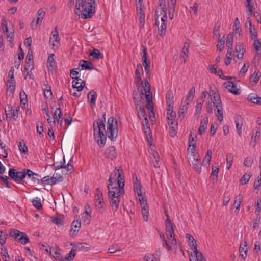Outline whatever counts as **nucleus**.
I'll return each instance as SVG.
<instances>
[{
	"label": "nucleus",
	"mask_w": 261,
	"mask_h": 261,
	"mask_svg": "<svg viewBox=\"0 0 261 261\" xmlns=\"http://www.w3.org/2000/svg\"><path fill=\"white\" fill-rule=\"evenodd\" d=\"M76 249L74 248V247H73L69 253L67 254L64 258H67L69 259V260L71 261L74 259V256L76 254Z\"/></svg>",
	"instance_id": "54"
},
{
	"label": "nucleus",
	"mask_w": 261,
	"mask_h": 261,
	"mask_svg": "<svg viewBox=\"0 0 261 261\" xmlns=\"http://www.w3.org/2000/svg\"><path fill=\"white\" fill-rule=\"evenodd\" d=\"M252 0H246L245 5L247 8V12L248 16H250L252 13V7L251 5Z\"/></svg>",
	"instance_id": "51"
},
{
	"label": "nucleus",
	"mask_w": 261,
	"mask_h": 261,
	"mask_svg": "<svg viewBox=\"0 0 261 261\" xmlns=\"http://www.w3.org/2000/svg\"><path fill=\"white\" fill-rule=\"evenodd\" d=\"M64 216L57 214L55 216L51 217V221L57 225H62L64 223Z\"/></svg>",
	"instance_id": "24"
},
{
	"label": "nucleus",
	"mask_w": 261,
	"mask_h": 261,
	"mask_svg": "<svg viewBox=\"0 0 261 261\" xmlns=\"http://www.w3.org/2000/svg\"><path fill=\"white\" fill-rule=\"evenodd\" d=\"M207 118H203L201 120L200 125L198 130V133L199 135H202L205 132L207 126Z\"/></svg>",
	"instance_id": "25"
},
{
	"label": "nucleus",
	"mask_w": 261,
	"mask_h": 261,
	"mask_svg": "<svg viewBox=\"0 0 261 261\" xmlns=\"http://www.w3.org/2000/svg\"><path fill=\"white\" fill-rule=\"evenodd\" d=\"M166 216L168 217V215L167 213H166ZM165 225H166V230L167 233V235L169 234L170 238L172 239L171 240V244L173 246L177 245L176 240L174 237V231L172 225V223L169 218L165 220Z\"/></svg>",
	"instance_id": "9"
},
{
	"label": "nucleus",
	"mask_w": 261,
	"mask_h": 261,
	"mask_svg": "<svg viewBox=\"0 0 261 261\" xmlns=\"http://www.w3.org/2000/svg\"><path fill=\"white\" fill-rule=\"evenodd\" d=\"M96 0H76L75 14L83 19L92 17L94 13V4Z\"/></svg>",
	"instance_id": "3"
},
{
	"label": "nucleus",
	"mask_w": 261,
	"mask_h": 261,
	"mask_svg": "<svg viewBox=\"0 0 261 261\" xmlns=\"http://www.w3.org/2000/svg\"><path fill=\"white\" fill-rule=\"evenodd\" d=\"M72 160L71 159L67 165H65V160L64 156L63 158V159L61 160L60 162L56 161L54 164L53 167L54 168L55 170L61 169V168H64L66 169V172L65 173V174H69L71 173L73 170L74 168L73 167V165H72Z\"/></svg>",
	"instance_id": "6"
},
{
	"label": "nucleus",
	"mask_w": 261,
	"mask_h": 261,
	"mask_svg": "<svg viewBox=\"0 0 261 261\" xmlns=\"http://www.w3.org/2000/svg\"><path fill=\"white\" fill-rule=\"evenodd\" d=\"M144 257L146 261H159L160 260L159 256H156L154 254H147Z\"/></svg>",
	"instance_id": "49"
},
{
	"label": "nucleus",
	"mask_w": 261,
	"mask_h": 261,
	"mask_svg": "<svg viewBox=\"0 0 261 261\" xmlns=\"http://www.w3.org/2000/svg\"><path fill=\"white\" fill-rule=\"evenodd\" d=\"M255 135H254V133L253 132L252 139L251 141V145H252L253 147H255L256 145V140L259 138L260 135V129L259 128H256L255 129Z\"/></svg>",
	"instance_id": "37"
},
{
	"label": "nucleus",
	"mask_w": 261,
	"mask_h": 261,
	"mask_svg": "<svg viewBox=\"0 0 261 261\" xmlns=\"http://www.w3.org/2000/svg\"><path fill=\"white\" fill-rule=\"evenodd\" d=\"M247 21L248 22L249 25V33L251 36V39H257V32H256V29L254 27L253 28L251 20L249 18H247Z\"/></svg>",
	"instance_id": "30"
},
{
	"label": "nucleus",
	"mask_w": 261,
	"mask_h": 261,
	"mask_svg": "<svg viewBox=\"0 0 261 261\" xmlns=\"http://www.w3.org/2000/svg\"><path fill=\"white\" fill-rule=\"evenodd\" d=\"M186 105V102H184V104L181 105L179 108L178 111V117L183 118L187 110L188 107Z\"/></svg>",
	"instance_id": "45"
},
{
	"label": "nucleus",
	"mask_w": 261,
	"mask_h": 261,
	"mask_svg": "<svg viewBox=\"0 0 261 261\" xmlns=\"http://www.w3.org/2000/svg\"><path fill=\"white\" fill-rule=\"evenodd\" d=\"M190 47V41L189 40L186 41L184 44V46L182 48L181 53L180 54V58L183 59L184 63H186L187 58L189 54Z\"/></svg>",
	"instance_id": "16"
},
{
	"label": "nucleus",
	"mask_w": 261,
	"mask_h": 261,
	"mask_svg": "<svg viewBox=\"0 0 261 261\" xmlns=\"http://www.w3.org/2000/svg\"><path fill=\"white\" fill-rule=\"evenodd\" d=\"M114 172L117 176V182H115V180L111 175L107 187L110 205L113 210L116 211L119 208L120 198L125 194V182L123 171L120 167H116Z\"/></svg>",
	"instance_id": "2"
},
{
	"label": "nucleus",
	"mask_w": 261,
	"mask_h": 261,
	"mask_svg": "<svg viewBox=\"0 0 261 261\" xmlns=\"http://www.w3.org/2000/svg\"><path fill=\"white\" fill-rule=\"evenodd\" d=\"M33 66H34V60H32V59H30V60H29V59H26V63H25V67H24V70L28 71V70H29L30 69H31V70H32L34 68Z\"/></svg>",
	"instance_id": "48"
},
{
	"label": "nucleus",
	"mask_w": 261,
	"mask_h": 261,
	"mask_svg": "<svg viewBox=\"0 0 261 261\" xmlns=\"http://www.w3.org/2000/svg\"><path fill=\"white\" fill-rule=\"evenodd\" d=\"M138 15L139 17V21L140 22V24L141 27H143L145 19V14L142 9H140L137 12Z\"/></svg>",
	"instance_id": "46"
},
{
	"label": "nucleus",
	"mask_w": 261,
	"mask_h": 261,
	"mask_svg": "<svg viewBox=\"0 0 261 261\" xmlns=\"http://www.w3.org/2000/svg\"><path fill=\"white\" fill-rule=\"evenodd\" d=\"M95 199L96 201V206L100 205V207H98V209L99 212H101L103 209L104 202L102 194L98 188H97L96 190Z\"/></svg>",
	"instance_id": "14"
},
{
	"label": "nucleus",
	"mask_w": 261,
	"mask_h": 261,
	"mask_svg": "<svg viewBox=\"0 0 261 261\" xmlns=\"http://www.w3.org/2000/svg\"><path fill=\"white\" fill-rule=\"evenodd\" d=\"M233 31L236 33H240L241 31V29L240 28V23L239 20L238 18H236L234 20V23L233 25Z\"/></svg>",
	"instance_id": "62"
},
{
	"label": "nucleus",
	"mask_w": 261,
	"mask_h": 261,
	"mask_svg": "<svg viewBox=\"0 0 261 261\" xmlns=\"http://www.w3.org/2000/svg\"><path fill=\"white\" fill-rule=\"evenodd\" d=\"M219 171V168L218 164L213 166L212 173L210 178L213 180H216L218 178V174Z\"/></svg>",
	"instance_id": "31"
},
{
	"label": "nucleus",
	"mask_w": 261,
	"mask_h": 261,
	"mask_svg": "<svg viewBox=\"0 0 261 261\" xmlns=\"http://www.w3.org/2000/svg\"><path fill=\"white\" fill-rule=\"evenodd\" d=\"M196 148V144H193V145H191V147H190L189 145V147L187 149L188 154L191 157V159L197 158L199 156L198 155H196L195 153Z\"/></svg>",
	"instance_id": "43"
},
{
	"label": "nucleus",
	"mask_w": 261,
	"mask_h": 261,
	"mask_svg": "<svg viewBox=\"0 0 261 261\" xmlns=\"http://www.w3.org/2000/svg\"><path fill=\"white\" fill-rule=\"evenodd\" d=\"M45 12L42 9H40L37 13V17L36 21L33 20L31 23V27L33 29H36L38 24H40L45 16Z\"/></svg>",
	"instance_id": "12"
},
{
	"label": "nucleus",
	"mask_w": 261,
	"mask_h": 261,
	"mask_svg": "<svg viewBox=\"0 0 261 261\" xmlns=\"http://www.w3.org/2000/svg\"><path fill=\"white\" fill-rule=\"evenodd\" d=\"M169 125V133L171 137H174L176 134L177 128V123L176 121H171L168 122Z\"/></svg>",
	"instance_id": "28"
},
{
	"label": "nucleus",
	"mask_w": 261,
	"mask_h": 261,
	"mask_svg": "<svg viewBox=\"0 0 261 261\" xmlns=\"http://www.w3.org/2000/svg\"><path fill=\"white\" fill-rule=\"evenodd\" d=\"M248 243L247 241H245L243 243L241 242L240 245L239 247V253L240 256L243 259H245L247 255V252L248 251V247H247Z\"/></svg>",
	"instance_id": "20"
},
{
	"label": "nucleus",
	"mask_w": 261,
	"mask_h": 261,
	"mask_svg": "<svg viewBox=\"0 0 261 261\" xmlns=\"http://www.w3.org/2000/svg\"><path fill=\"white\" fill-rule=\"evenodd\" d=\"M253 47L255 49L256 51V56L258 55V51L259 49H261V43L259 41L258 39H255L253 44Z\"/></svg>",
	"instance_id": "64"
},
{
	"label": "nucleus",
	"mask_w": 261,
	"mask_h": 261,
	"mask_svg": "<svg viewBox=\"0 0 261 261\" xmlns=\"http://www.w3.org/2000/svg\"><path fill=\"white\" fill-rule=\"evenodd\" d=\"M138 104L137 105V106L136 107V109L138 110V116L139 118L142 119H144L145 117H147V115L146 114V112L145 108L143 106L138 107Z\"/></svg>",
	"instance_id": "38"
},
{
	"label": "nucleus",
	"mask_w": 261,
	"mask_h": 261,
	"mask_svg": "<svg viewBox=\"0 0 261 261\" xmlns=\"http://www.w3.org/2000/svg\"><path fill=\"white\" fill-rule=\"evenodd\" d=\"M161 21H159L158 18H156L155 25L158 26L159 35L163 37L165 34L167 24V16H163L160 19Z\"/></svg>",
	"instance_id": "10"
},
{
	"label": "nucleus",
	"mask_w": 261,
	"mask_h": 261,
	"mask_svg": "<svg viewBox=\"0 0 261 261\" xmlns=\"http://www.w3.org/2000/svg\"><path fill=\"white\" fill-rule=\"evenodd\" d=\"M215 111L216 112V115L218 117V119L219 121H222L223 119V113L222 106H217V107H216Z\"/></svg>",
	"instance_id": "41"
},
{
	"label": "nucleus",
	"mask_w": 261,
	"mask_h": 261,
	"mask_svg": "<svg viewBox=\"0 0 261 261\" xmlns=\"http://www.w3.org/2000/svg\"><path fill=\"white\" fill-rule=\"evenodd\" d=\"M74 248L83 251H88L90 249L89 245L87 243H80L77 244V246L74 247Z\"/></svg>",
	"instance_id": "39"
},
{
	"label": "nucleus",
	"mask_w": 261,
	"mask_h": 261,
	"mask_svg": "<svg viewBox=\"0 0 261 261\" xmlns=\"http://www.w3.org/2000/svg\"><path fill=\"white\" fill-rule=\"evenodd\" d=\"M17 143L20 151L22 153L27 154L28 153V147L23 140H20L19 141H17Z\"/></svg>",
	"instance_id": "34"
},
{
	"label": "nucleus",
	"mask_w": 261,
	"mask_h": 261,
	"mask_svg": "<svg viewBox=\"0 0 261 261\" xmlns=\"http://www.w3.org/2000/svg\"><path fill=\"white\" fill-rule=\"evenodd\" d=\"M188 161L190 163H191L192 167L195 172L198 174H200L201 172V164L199 156L193 159H191V157L189 156Z\"/></svg>",
	"instance_id": "13"
},
{
	"label": "nucleus",
	"mask_w": 261,
	"mask_h": 261,
	"mask_svg": "<svg viewBox=\"0 0 261 261\" xmlns=\"http://www.w3.org/2000/svg\"><path fill=\"white\" fill-rule=\"evenodd\" d=\"M144 94L147 100V104L145 107L150 111L149 119L152 121V118H155V114L153 112V103L152 100V95L151 92V86L147 81H145V86L144 88Z\"/></svg>",
	"instance_id": "4"
},
{
	"label": "nucleus",
	"mask_w": 261,
	"mask_h": 261,
	"mask_svg": "<svg viewBox=\"0 0 261 261\" xmlns=\"http://www.w3.org/2000/svg\"><path fill=\"white\" fill-rule=\"evenodd\" d=\"M79 66L81 67L82 70H92L94 69L93 63L86 60H81Z\"/></svg>",
	"instance_id": "23"
},
{
	"label": "nucleus",
	"mask_w": 261,
	"mask_h": 261,
	"mask_svg": "<svg viewBox=\"0 0 261 261\" xmlns=\"http://www.w3.org/2000/svg\"><path fill=\"white\" fill-rule=\"evenodd\" d=\"M106 113L102 114L101 118H98L93 122V135L99 147H103L108 137L113 141L118 135V123L116 119L111 117L108 120L107 129H105Z\"/></svg>",
	"instance_id": "1"
},
{
	"label": "nucleus",
	"mask_w": 261,
	"mask_h": 261,
	"mask_svg": "<svg viewBox=\"0 0 261 261\" xmlns=\"http://www.w3.org/2000/svg\"><path fill=\"white\" fill-rule=\"evenodd\" d=\"M105 155L106 158L111 160H113L117 156L116 149L114 146H111L106 149L105 152Z\"/></svg>",
	"instance_id": "21"
},
{
	"label": "nucleus",
	"mask_w": 261,
	"mask_h": 261,
	"mask_svg": "<svg viewBox=\"0 0 261 261\" xmlns=\"http://www.w3.org/2000/svg\"><path fill=\"white\" fill-rule=\"evenodd\" d=\"M141 211H142V216L143 217V219L145 221H147V220L148 219V214H149L148 206L146 207H144V206H143V207H141Z\"/></svg>",
	"instance_id": "56"
},
{
	"label": "nucleus",
	"mask_w": 261,
	"mask_h": 261,
	"mask_svg": "<svg viewBox=\"0 0 261 261\" xmlns=\"http://www.w3.org/2000/svg\"><path fill=\"white\" fill-rule=\"evenodd\" d=\"M25 174L26 177L31 179L33 182H39L41 177L38 174L33 172L30 169H25Z\"/></svg>",
	"instance_id": "19"
},
{
	"label": "nucleus",
	"mask_w": 261,
	"mask_h": 261,
	"mask_svg": "<svg viewBox=\"0 0 261 261\" xmlns=\"http://www.w3.org/2000/svg\"><path fill=\"white\" fill-rule=\"evenodd\" d=\"M224 84H226V88L231 93L237 95L240 94V92L239 89L237 88V86L235 84L231 81H228L227 82H225Z\"/></svg>",
	"instance_id": "18"
},
{
	"label": "nucleus",
	"mask_w": 261,
	"mask_h": 261,
	"mask_svg": "<svg viewBox=\"0 0 261 261\" xmlns=\"http://www.w3.org/2000/svg\"><path fill=\"white\" fill-rule=\"evenodd\" d=\"M248 100L252 103L261 105V97H258L255 94H250L248 97Z\"/></svg>",
	"instance_id": "27"
},
{
	"label": "nucleus",
	"mask_w": 261,
	"mask_h": 261,
	"mask_svg": "<svg viewBox=\"0 0 261 261\" xmlns=\"http://www.w3.org/2000/svg\"><path fill=\"white\" fill-rule=\"evenodd\" d=\"M88 100L91 104H93V106L95 105L96 93L94 90H91L89 92L87 95Z\"/></svg>",
	"instance_id": "33"
},
{
	"label": "nucleus",
	"mask_w": 261,
	"mask_h": 261,
	"mask_svg": "<svg viewBox=\"0 0 261 261\" xmlns=\"http://www.w3.org/2000/svg\"><path fill=\"white\" fill-rule=\"evenodd\" d=\"M260 76H261V74L259 72H258L256 73L254 72L250 76V82L254 83V84H256L258 82Z\"/></svg>",
	"instance_id": "50"
},
{
	"label": "nucleus",
	"mask_w": 261,
	"mask_h": 261,
	"mask_svg": "<svg viewBox=\"0 0 261 261\" xmlns=\"http://www.w3.org/2000/svg\"><path fill=\"white\" fill-rule=\"evenodd\" d=\"M9 235L22 244L24 245L29 242V239L26 233L22 232L18 230H10Z\"/></svg>",
	"instance_id": "7"
},
{
	"label": "nucleus",
	"mask_w": 261,
	"mask_h": 261,
	"mask_svg": "<svg viewBox=\"0 0 261 261\" xmlns=\"http://www.w3.org/2000/svg\"><path fill=\"white\" fill-rule=\"evenodd\" d=\"M134 187V192L135 193H137V195L139 197H140L142 196V191H141V184H136L133 185Z\"/></svg>",
	"instance_id": "58"
},
{
	"label": "nucleus",
	"mask_w": 261,
	"mask_h": 261,
	"mask_svg": "<svg viewBox=\"0 0 261 261\" xmlns=\"http://www.w3.org/2000/svg\"><path fill=\"white\" fill-rule=\"evenodd\" d=\"M25 169H26L23 170V171L21 172H17L13 180L16 182L21 183L25 185V182L24 181V179L26 177Z\"/></svg>",
	"instance_id": "17"
},
{
	"label": "nucleus",
	"mask_w": 261,
	"mask_h": 261,
	"mask_svg": "<svg viewBox=\"0 0 261 261\" xmlns=\"http://www.w3.org/2000/svg\"><path fill=\"white\" fill-rule=\"evenodd\" d=\"M103 58V55L97 49H93V51L89 54V58L90 60L101 59Z\"/></svg>",
	"instance_id": "26"
},
{
	"label": "nucleus",
	"mask_w": 261,
	"mask_h": 261,
	"mask_svg": "<svg viewBox=\"0 0 261 261\" xmlns=\"http://www.w3.org/2000/svg\"><path fill=\"white\" fill-rule=\"evenodd\" d=\"M211 100L212 101V103L215 107H217V106H222L220 95L219 94H215L213 97H211Z\"/></svg>",
	"instance_id": "35"
},
{
	"label": "nucleus",
	"mask_w": 261,
	"mask_h": 261,
	"mask_svg": "<svg viewBox=\"0 0 261 261\" xmlns=\"http://www.w3.org/2000/svg\"><path fill=\"white\" fill-rule=\"evenodd\" d=\"M54 54H50L47 59V62L49 63V66L55 68L56 67V62L54 59Z\"/></svg>",
	"instance_id": "59"
},
{
	"label": "nucleus",
	"mask_w": 261,
	"mask_h": 261,
	"mask_svg": "<svg viewBox=\"0 0 261 261\" xmlns=\"http://www.w3.org/2000/svg\"><path fill=\"white\" fill-rule=\"evenodd\" d=\"M49 180V185H53L57 182L62 181L63 180V177L61 175H59L58 179H57V177H55V175H54L52 177H50Z\"/></svg>",
	"instance_id": "47"
},
{
	"label": "nucleus",
	"mask_w": 261,
	"mask_h": 261,
	"mask_svg": "<svg viewBox=\"0 0 261 261\" xmlns=\"http://www.w3.org/2000/svg\"><path fill=\"white\" fill-rule=\"evenodd\" d=\"M174 96L171 90H169L166 95V104L171 107V105H174Z\"/></svg>",
	"instance_id": "29"
},
{
	"label": "nucleus",
	"mask_w": 261,
	"mask_h": 261,
	"mask_svg": "<svg viewBox=\"0 0 261 261\" xmlns=\"http://www.w3.org/2000/svg\"><path fill=\"white\" fill-rule=\"evenodd\" d=\"M175 6L176 5H173V6H171V5H168L169 15L171 19H172L174 17Z\"/></svg>",
	"instance_id": "61"
},
{
	"label": "nucleus",
	"mask_w": 261,
	"mask_h": 261,
	"mask_svg": "<svg viewBox=\"0 0 261 261\" xmlns=\"http://www.w3.org/2000/svg\"><path fill=\"white\" fill-rule=\"evenodd\" d=\"M233 34L231 33H229L226 39V47H227V50H231L233 47Z\"/></svg>",
	"instance_id": "36"
},
{
	"label": "nucleus",
	"mask_w": 261,
	"mask_h": 261,
	"mask_svg": "<svg viewBox=\"0 0 261 261\" xmlns=\"http://www.w3.org/2000/svg\"><path fill=\"white\" fill-rule=\"evenodd\" d=\"M242 200V197L240 195H239L238 196H237L233 205H236V208L237 212L239 211Z\"/></svg>",
	"instance_id": "63"
},
{
	"label": "nucleus",
	"mask_w": 261,
	"mask_h": 261,
	"mask_svg": "<svg viewBox=\"0 0 261 261\" xmlns=\"http://www.w3.org/2000/svg\"><path fill=\"white\" fill-rule=\"evenodd\" d=\"M73 84V87L74 88L77 89V90L78 91H81L84 86H85V82L82 81L81 79V80L77 81L75 80V81H73L72 82Z\"/></svg>",
	"instance_id": "32"
},
{
	"label": "nucleus",
	"mask_w": 261,
	"mask_h": 261,
	"mask_svg": "<svg viewBox=\"0 0 261 261\" xmlns=\"http://www.w3.org/2000/svg\"><path fill=\"white\" fill-rule=\"evenodd\" d=\"M155 13L157 16L156 18H159L160 16L163 15V16H167V8L166 7H158L155 11Z\"/></svg>",
	"instance_id": "40"
},
{
	"label": "nucleus",
	"mask_w": 261,
	"mask_h": 261,
	"mask_svg": "<svg viewBox=\"0 0 261 261\" xmlns=\"http://www.w3.org/2000/svg\"><path fill=\"white\" fill-rule=\"evenodd\" d=\"M140 70H141L143 72L142 66L140 63H139L137 65V69H136L135 72V82L137 85L140 86V87L138 88V90H140V93H141V94L144 95L143 93L144 92V88L145 87V84H144L143 82L142 81Z\"/></svg>",
	"instance_id": "8"
},
{
	"label": "nucleus",
	"mask_w": 261,
	"mask_h": 261,
	"mask_svg": "<svg viewBox=\"0 0 261 261\" xmlns=\"http://www.w3.org/2000/svg\"><path fill=\"white\" fill-rule=\"evenodd\" d=\"M236 51L237 53V57L239 59H242L244 54L245 52V48L244 45L241 44H239L236 46Z\"/></svg>",
	"instance_id": "22"
},
{
	"label": "nucleus",
	"mask_w": 261,
	"mask_h": 261,
	"mask_svg": "<svg viewBox=\"0 0 261 261\" xmlns=\"http://www.w3.org/2000/svg\"><path fill=\"white\" fill-rule=\"evenodd\" d=\"M142 60H143V65L144 66L145 71L146 74V77L144 79V82L145 83V81H148L147 79H150L151 76V73L150 71V65L149 63L147 61V49L146 48L144 47L143 49V55H142Z\"/></svg>",
	"instance_id": "11"
},
{
	"label": "nucleus",
	"mask_w": 261,
	"mask_h": 261,
	"mask_svg": "<svg viewBox=\"0 0 261 261\" xmlns=\"http://www.w3.org/2000/svg\"><path fill=\"white\" fill-rule=\"evenodd\" d=\"M186 237L188 240L191 249L193 251L195 256L194 258L190 257V261H205L202 253L198 251L197 242L193 237L190 234H186Z\"/></svg>",
	"instance_id": "5"
},
{
	"label": "nucleus",
	"mask_w": 261,
	"mask_h": 261,
	"mask_svg": "<svg viewBox=\"0 0 261 261\" xmlns=\"http://www.w3.org/2000/svg\"><path fill=\"white\" fill-rule=\"evenodd\" d=\"M220 28V24L219 22H217L215 24L214 29H213V35L216 37H218V38H221L220 35L219 34Z\"/></svg>",
	"instance_id": "55"
},
{
	"label": "nucleus",
	"mask_w": 261,
	"mask_h": 261,
	"mask_svg": "<svg viewBox=\"0 0 261 261\" xmlns=\"http://www.w3.org/2000/svg\"><path fill=\"white\" fill-rule=\"evenodd\" d=\"M212 151L211 150L207 151L206 155H205L203 160V164L204 165H209L212 159Z\"/></svg>",
	"instance_id": "42"
},
{
	"label": "nucleus",
	"mask_w": 261,
	"mask_h": 261,
	"mask_svg": "<svg viewBox=\"0 0 261 261\" xmlns=\"http://www.w3.org/2000/svg\"><path fill=\"white\" fill-rule=\"evenodd\" d=\"M81 228V222L79 220H74L71 224L70 235L76 236Z\"/></svg>",
	"instance_id": "15"
},
{
	"label": "nucleus",
	"mask_w": 261,
	"mask_h": 261,
	"mask_svg": "<svg viewBox=\"0 0 261 261\" xmlns=\"http://www.w3.org/2000/svg\"><path fill=\"white\" fill-rule=\"evenodd\" d=\"M233 156L231 153H228L226 158L227 168L228 170L230 169L233 163Z\"/></svg>",
	"instance_id": "57"
},
{
	"label": "nucleus",
	"mask_w": 261,
	"mask_h": 261,
	"mask_svg": "<svg viewBox=\"0 0 261 261\" xmlns=\"http://www.w3.org/2000/svg\"><path fill=\"white\" fill-rule=\"evenodd\" d=\"M224 36H223L222 38H219L218 42L217 45V49L219 50L220 51H221L224 48Z\"/></svg>",
	"instance_id": "52"
},
{
	"label": "nucleus",
	"mask_w": 261,
	"mask_h": 261,
	"mask_svg": "<svg viewBox=\"0 0 261 261\" xmlns=\"http://www.w3.org/2000/svg\"><path fill=\"white\" fill-rule=\"evenodd\" d=\"M240 119H241V117L240 116H238V117H237L235 118V123L236 125V128H237L238 133L240 136H241L242 126V123H240Z\"/></svg>",
	"instance_id": "44"
},
{
	"label": "nucleus",
	"mask_w": 261,
	"mask_h": 261,
	"mask_svg": "<svg viewBox=\"0 0 261 261\" xmlns=\"http://www.w3.org/2000/svg\"><path fill=\"white\" fill-rule=\"evenodd\" d=\"M1 254L3 256H4L3 260L4 261H10V257L8 254V251L5 248H2L1 249Z\"/></svg>",
	"instance_id": "53"
},
{
	"label": "nucleus",
	"mask_w": 261,
	"mask_h": 261,
	"mask_svg": "<svg viewBox=\"0 0 261 261\" xmlns=\"http://www.w3.org/2000/svg\"><path fill=\"white\" fill-rule=\"evenodd\" d=\"M33 205L35 206L37 210H40L42 207V204L40 200L38 198H36L35 199L33 200L32 201Z\"/></svg>",
	"instance_id": "60"
}]
</instances>
